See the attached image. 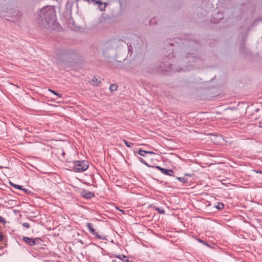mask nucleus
<instances>
[{
	"label": "nucleus",
	"mask_w": 262,
	"mask_h": 262,
	"mask_svg": "<svg viewBox=\"0 0 262 262\" xmlns=\"http://www.w3.org/2000/svg\"><path fill=\"white\" fill-rule=\"evenodd\" d=\"M198 241L201 243H203L205 245H207L205 242H204L203 240L201 239H199Z\"/></svg>",
	"instance_id": "obj_24"
},
{
	"label": "nucleus",
	"mask_w": 262,
	"mask_h": 262,
	"mask_svg": "<svg viewBox=\"0 0 262 262\" xmlns=\"http://www.w3.org/2000/svg\"><path fill=\"white\" fill-rule=\"evenodd\" d=\"M86 226L88 228L89 230L91 233H92L93 235L96 234L95 230L93 228V226H92L91 223H87L86 224Z\"/></svg>",
	"instance_id": "obj_6"
},
{
	"label": "nucleus",
	"mask_w": 262,
	"mask_h": 262,
	"mask_svg": "<svg viewBox=\"0 0 262 262\" xmlns=\"http://www.w3.org/2000/svg\"><path fill=\"white\" fill-rule=\"evenodd\" d=\"M56 262H60V261H56Z\"/></svg>",
	"instance_id": "obj_29"
},
{
	"label": "nucleus",
	"mask_w": 262,
	"mask_h": 262,
	"mask_svg": "<svg viewBox=\"0 0 262 262\" xmlns=\"http://www.w3.org/2000/svg\"><path fill=\"white\" fill-rule=\"evenodd\" d=\"M49 91H50L51 93H52L53 94H54V95H56V93H57V92H55L54 91L52 90H49Z\"/></svg>",
	"instance_id": "obj_25"
},
{
	"label": "nucleus",
	"mask_w": 262,
	"mask_h": 262,
	"mask_svg": "<svg viewBox=\"0 0 262 262\" xmlns=\"http://www.w3.org/2000/svg\"><path fill=\"white\" fill-rule=\"evenodd\" d=\"M115 257L118 259L122 260L124 262H129L128 259L127 258V256L124 255H116Z\"/></svg>",
	"instance_id": "obj_8"
},
{
	"label": "nucleus",
	"mask_w": 262,
	"mask_h": 262,
	"mask_svg": "<svg viewBox=\"0 0 262 262\" xmlns=\"http://www.w3.org/2000/svg\"><path fill=\"white\" fill-rule=\"evenodd\" d=\"M156 168L158 169V170H159L161 172L162 171V170L163 169V168H162L160 166H156Z\"/></svg>",
	"instance_id": "obj_22"
},
{
	"label": "nucleus",
	"mask_w": 262,
	"mask_h": 262,
	"mask_svg": "<svg viewBox=\"0 0 262 262\" xmlns=\"http://www.w3.org/2000/svg\"><path fill=\"white\" fill-rule=\"evenodd\" d=\"M94 235H95L97 238L100 239H106V238L105 237H102L101 236L99 235L97 232L96 234H95Z\"/></svg>",
	"instance_id": "obj_19"
},
{
	"label": "nucleus",
	"mask_w": 262,
	"mask_h": 262,
	"mask_svg": "<svg viewBox=\"0 0 262 262\" xmlns=\"http://www.w3.org/2000/svg\"><path fill=\"white\" fill-rule=\"evenodd\" d=\"M137 152L138 154H139L140 155L144 157V156H145V155L146 154V150L140 149Z\"/></svg>",
	"instance_id": "obj_14"
},
{
	"label": "nucleus",
	"mask_w": 262,
	"mask_h": 262,
	"mask_svg": "<svg viewBox=\"0 0 262 262\" xmlns=\"http://www.w3.org/2000/svg\"><path fill=\"white\" fill-rule=\"evenodd\" d=\"M56 96H58L59 97H61L62 96V94L60 93H56Z\"/></svg>",
	"instance_id": "obj_26"
},
{
	"label": "nucleus",
	"mask_w": 262,
	"mask_h": 262,
	"mask_svg": "<svg viewBox=\"0 0 262 262\" xmlns=\"http://www.w3.org/2000/svg\"><path fill=\"white\" fill-rule=\"evenodd\" d=\"M117 86L116 84H112L109 87V90H110V91L113 92L116 91L117 90Z\"/></svg>",
	"instance_id": "obj_12"
},
{
	"label": "nucleus",
	"mask_w": 262,
	"mask_h": 262,
	"mask_svg": "<svg viewBox=\"0 0 262 262\" xmlns=\"http://www.w3.org/2000/svg\"><path fill=\"white\" fill-rule=\"evenodd\" d=\"M23 240L30 246H34L36 243H39V241H40L39 238H32L26 236L23 237Z\"/></svg>",
	"instance_id": "obj_3"
},
{
	"label": "nucleus",
	"mask_w": 262,
	"mask_h": 262,
	"mask_svg": "<svg viewBox=\"0 0 262 262\" xmlns=\"http://www.w3.org/2000/svg\"><path fill=\"white\" fill-rule=\"evenodd\" d=\"M92 81L94 83V84L96 85H98L100 83V81L98 80V79L95 77L93 78Z\"/></svg>",
	"instance_id": "obj_13"
},
{
	"label": "nucleus",
	"mask_w": 262,
	"mask_h": 262,
	"mask_svg": "<svg viewBox=\"0 0 262 262\" xmlns=\"http://www.w3.org/2000/svg\"><path fill=\"white\" fill-rule=\"evenodd\" d=\"M10 184L11 186L13 187L15 189H19V190H24V191H26V189H24L23 188V187L22 186H20V185H17V184H14L13 183L11 182H10Z\"/></svg>",
	"instance_id": "obj_9"
},
{
	"label": "nucleus",
	"mask_w": 262,
	"mask_h": 262,
	"mask_svg": "<svg viewBox=\"0 0 262 262\" xmlns=\"http://www.w3.org/2000/svg\"><path fill=\"white\" fill-rule=\"evenodd\" d=\"M6 222H7L5 220V219L3 217L0 216V223H3V224L5 225L6 224Z\"/></svg>",
	"instance_id": "obj_18"
},
{
	"label": "nucleus",
	"mask_w": 262,
	"mask_h": 262,
	"mask_svg": "<svg viewBox=\"0 0 262 262\" xmlns=\"http://www.w3.org/2000/svg\"><path fill=\"white\" fill-rule=\"evenodd\" d=\"M124 142L125 144V145L128 147H132L134 145V143H132V142H128L127 141H126V140H124Z\"/></svg>",
	"instance_id": "obj_15"
},
{
	"label": "nucleus",
	"mask_w": 262,
	"mask_h": 262,
	"mask_svg": "<svg viewBox=\"0 0 262 262\" xmlns=\"http://www.w3.org/2000/svg\"><path fill=\"white\" fill-rule=\"evenodd\" d=\"M4 238L3 234L2 232H0V242L3 241Z\"/></svg>",
	"instance_id": "obj_21"
},
{
	"label": "nucleus",
	"mask_w": 262,
	"mask_h": 262,
	"mask_svg": "<svg viewBox=\"0 0 262 262\" xmlns=\"http://www.w3.org/2000/svg\"><path fill=\"white\" fill-rule=\"evenodd\" d=\"M22 226L27 228H29L30 226V225L28 223H24L22 224Z\"/></svg>",
	"instance_id": "obj_20"
},
{
	"label": "nucleus",
	"mask_w": 262,
	"mask_h": 262,
	"mask_svg": "<svg viewBox=\"0 0 262 262\" xmlns=\"http://www.w3.org/2000/svg\"><path fill=\"white\" fill-rule=\"evenodd\" d=\"M89 167L88 163L85 161H76L74 162L73 170L76 172H81L86 170Z\"/></svg>",
	"instance_id": "obj_2"
},
{
	"label": "nucleus",
	"mask_w": 262,
	"mask_h": 262,
	"mask_svg": "<svg viewBox=\"0 0 262 262\" xmlns=\"http://www.w3.org/2000/svg\"><path fill=\"white\" fill-rule=\"evenodd\" d=\"M146 154H150V155H154L155 154V152L151 151H146Z\"/></svg>",
	"instance_id": "obj_23"
},
{
	"label": "nucleus",
	"mask_w": 262,
	"mask_h": 262,
	"mask_svg": "<svg viewBox=\"0 0 262 262\" xmlns=\"http://www.w3.org/2000/svg\"><path fill=\"white\" fill-rule=\"evenodd\" d=\"M194 54V53L191 54L189 53L188 54L186 57V59L188 60V62H195L196 60H200L199 58H196V55H193Z\"/></svg>",
	"instance_id": "obj_5"
},
{
	"label": "nucleus",
	"mask_w": 262,
	"mask_h": 262,
	"mask_svg": "<svg viewBox=\"0 0 262 262\" xmlns=\"http://www.w3.org/2000/svg\"><path fill=\"white\" fill-rule=\"evenodd\" d=\"M81 194L82 196L86 199H91L94 196V193L92 192L82 189Z\"/></svg>",
	"instance_id": "obj_4"
},
{
	"label": "nucleus",
	"mask_w": 262,
	"mask_h": 262,
	"mask_svg": "<svg viewBox=\"0 0 262 262\" xmlns=\"http://www.w3.org/2000/svg\"><path fill=\"white\" fill-rule=\"evenodd\" d=\"M191 66H192V67H196V66H195V65H194V64H192V63H191Z\"/></svg>",
	"instance_id": "obj_28"
},
{
	"label": "nucleus",
	"mask_w": 262,
	"mask_h": 262,
	"mask_svg": "<svg viewBox=\"0 0 262 262\" xmlns=\"http://www.w3.org/2000/svg\"><path fill=\"white\" fill-rule=\"evenodd\" d=\"M215 208L219 210H222L224 207V205L222 203L218 202L217 205L215 206Z\"/></svg>",
	"instance_id": "obj_10"
},
{
	"label": "nucleus",
	"mask_w": 262,
	"mask_h": 262,
	"mask_svg": "<svg viewBox=\"0 0 262 262\" xmlns=\"http://www.w3.org/2000/svg\"><path fill=\"white\" fill-rule=\"evenodd\" d=\"M255 171H256V173H262V171H261L256 170Z\"/></svg>",
	"instance_id": "obj_27"
},
{
	"label": "nucleus",
	"mask_w": 262,
	"mask_h": 262,
	"mask_svg": "<svg viewBox=\"0 0 262 262\" xmlns=\"http://www.w3.org/2000/svg\"><path fill=\"white\" fill-rule=\"evenodd\" d=\"M55 13L51 7L47 6L42 8L37 12L36 19L45 28L50 27V25L55 21Z\"/></svg>",
	"instance_id": "obj_1"
},
{
	"label": "nucleus",
	"mask_w": 262,
	"mask_h": 262,
	"mask_svg": "<svg viewBox=\"0 0 262 262\" xmlns=\"http://www.w3.org/2000/svg\"><path fill=\"white\" fill-rule=\"evenodd\" d=\"M161 172L162 173H164V174L170 176H173V171L171 169H166L164 168H163V169L161 171Z\"/></svg>",
	"instance_id": "obj_7"
},
{
	"label": "nucleus",
	"mask_w": 262,
	"mask_h": 262,
	"mask_svg": "<svg viewBox=\"0 0 262 262\" xmlns=\"http://www.w3.org/2000/svg\"><path fill=\"white\" fill-rule=\"evenodd\" d=\"M155 209L158 211V213L160 214H164L165 213V211L163 209H161L160 208H157L156 207H155Z\"/></svg>",
	"instance_id": "obj_17"
},
{
	"label": "nucleus",
	"mask_w": 262,
	"mask_h": 262,
	"mask_svg": "<svg viewBox=\"0 0 262 262\" xmlns=\"http://www.w3.org/2000/svg\"><path fill=\"white\" fill-rule=\"evenodd\" d=\"M177 179L182 182L183 183H185L187 182V179L185 177H177Z\"/></svg>",
	"instance_id": "obj_11"
},
{
	"label": "nucleus",
	"mask_w": 262,
	"mask_h": 262,
	"mask_svg": "<svg viewBox=\"0 0 262 262\" xmlns=\"http://www.w3.org/2000/svg\"><path fill=\"white\" fill-rule=\"evenodd\" d=\"M139 160L141 163H143L144 165H145L147 167H150V166L146 161H145V160L143 159H142V158H139Z\"/></svg>",
	"instance_id": "obj_16"
}]
</instances>
